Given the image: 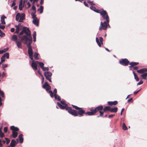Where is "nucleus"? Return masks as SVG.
<instances>
[{"instance_id": "nucleus-47", "label": "nucleus", "mask_w": 147, "mask_h": 147, "mask_svg": "<svg viewBox=\"0 0 147 147\" xmlns=\"http://www.w3.org/2000/svg\"><path fill=\"white\" fill-rule=\"evenodd\" d=\"M5 34L3 32H2L0 33V36L1 37H3L5 36Z\"/></svg>"}, {"instance_id": "nucleus-22", "label": "nucleus", "mask_w": 147, "mask_h": 147, "mask_svg": "<svg viewBox=\"0 0 147 147\" xmlns=\"http://www.w3.org/2000/svg\"><path fill=\"white\" fill-rule=\"evenodd\" d=\"M6 18V17L4 15H3L1 17V21L2 24H5V21L4 19Z\"/></svg>"}, {"instance_id": "nucleus-48", "label": "nucleus", "mask_w": 147, "mask_h": 147, "mask_svg": "<svg viewBox=\"0 0 147 147\" xmlns=\"http://www.w3.org/2000/svg\"><path fill=\"white\" fill-rule=\"evenodd\" d=\"M5 139L6 140L7 144H8L10 141V140L7 138H5Z\"/></svg>"}, {"instance_id": "nucleus-38", "label": "nucleus", "mask_w": 147, "mask_h": 147, "mask_svg": "<svg viewBox=\"0 0 147 147\" xmlns=\"http://www.w3.org/2000/svg\"><path fill=\"white\" fill-rule=\"evenodd\" d=\"M20 13H18L17 14L16 16V20L17 21H18L19 20V19L20 18Z\"/></svg>"}, {"instance_id": "nucleus-64", "label": "nucleus", "mask_w": 147, "mask_h": 147, "mask_svg": "<svg viewBox=\"0 0 147 147\" xmlns=\"http://www.w3.org/2000/svg\"><path fill=\"white\" fill-rule=\"evenodd\" d=\"M53 92L54 93V94H56L57 92V90L55 88L53 90Z\"/></svg>"}, {"instance_id": "nucleus-23", "label": "nucleus", "mask_w": 147, "mask_h": 147, "mask_svg": "<svg viewBox=\"0 0 147 147\" xmlns=\"http://www.w3.org/2000/svg\"><path fill=\"white\" fill-rule=\"evenodd\" d=\"M15 26L16 28V29L14 33L18 34L20 31V28L18 25H15Z\"/></svg>"}, {"instance_id": "nucleus-14", "label": "nucleus", "mask_w": 147, "mask_h": 147, "mask_svg": "<svg viewBox=\"0 0 147 147\" xmlns=\"http://www.w3.org/2000/svg\"><path fill=\"white\" fill-rule=\"evenodd\" d=\"M33 23L36 26H38L39 25V20L38 18L33 19Z\"/></svg>"}, {"instance_id": "nucleus-61", "label": "nucleus", "mask_w": 147, "mask_h": 147, "mask_svg": "<svg viewBox=\"0 0 147 147\" xmlns=\"http://www.w3.org/2000/svg\"><path fill=\"white\" fill-rule=\"evenodd\" d=\"M84 4L86 6L88 7V4L86 3L85 1H84Z\"/></svg>"}, {"instance_id": "nucleus-21", "label": "nucleus", "mask_w": 147, "mask_h": 147, "mask_svg": "<svg viewBox=\"0 0 147 147\" xmlns=\"http://www.w3.org/2000/svg\"><path fill=\"white\" fill-rule=\"evenodd\" d=\"M90 8L91 10L94 11L97 13H98L99 11H100V10H99L96 9V8L94 6H91L90 7Z\"/></svg>"}, {"instance_id": "nucleus-33", "label": "nucleus", "mask_w": 147, "mask_h": 147, "mask_svg": "<svg viewBox=\"0 0 147 147\" xmlns=\"http://www.w3.org/2000/svg\"><path fill=\"white\" fill-rule=\"evenodd\" d=\"M110 107L109 106H107L104 107L103 109V111L104 112L107 111H110Z\"/></svg>"}, {"instance_id": "nucleus-50", "label": "nucleus", "mask_w": 147, "mask_h": 147, "mask_svg": "<svg viewBox=\"0 0 147 147\" xmlns=\"http://www.w3.org/2000/svg\"><path fill=\"white\" fill-rule=\"evenodd\" d=\"M16 4L15 3V1H13V3H12L11 5V7H12L14 6H15L16 5Z\"/></svg>"}, {"instance_id": "nucleus-55", "label": "nucleus", "mask_w": 147, "mask_h": 147, "mask_svg": "<svg viewBox=\"0 0 147 147\" xmlns=\"http://www.w3.org/2000/svg\"><path fill=\"white\" fill-rule=\"evenodd\" d=\"M4 136V134L3 133L1 132L0 133V137L1 138L3 137Z\"/></svg>"}, {"instance_id": "nucleus-52", "label": "nucleus", "mask_w": 147, "mask_h": 147, "mask_svg": "<svg viewBox=\"0 0 147 147\" xmlns=\"http://www.w3.org/2000/svg\"><path fill=\"white\" fill-rule=\"evenodd\" d=\"M7 131V127H5L4 128V132L6 133Z\"/></svg>"}, {"instance_id": "nucleus-35", "label": "nucleus", "mask_w": 147, "mask_h": 147, "mask_svg": "<svg viewBox=\"0 0 147 147\" xmlns=\"http://www.w3.org/2000/svg\"><path fill=\"white\" fill-rule=\"evenodd\" d=\"M3 56L5 58L6 57L7 59H9V53H6L3 55Z\"/></svg>"}, {"instance_id": "nucleus-54", "label": "nucleus", "mask_w": 147, "mask_h": 147, "mask_svg": "<svg viewBox=\"0 0 147 147\" xmlns=\"http://www.w3.org/2000/svg\"><path fill=\"white\" fill-rule=\"evenodd\" d=\"M99 39L100 40V42L101 43V44H103V42H102V40H103L102 38V37H100L99 38Z\"/></svg>"}, {"instance_id": "nucleus-62", "label": "nucleus", "mask_w": 147, "mask_h": 147, "mask_svg": "<svg viewBox=\"0 0 147 147\" xmlns=\"http://www.w3.org/2000/svg\"><path fill=\"white\" fill-rule=\"evenodd\" d=\"M143 71H144V73L145 72H147V68H143Z\"/></svg>"}, {"instance_id": "nucleus-49", "label": "nucleus", "mask_w": 147, "mask_h": 147, "mask_svg": "<svg viewBox=\"0 0 147 147\" xmlns=\"http://www.w3.org/2000/svg\"><path fill=\"white\" fill-rule=\"evenodd\" d=\"M93 1H88L87 2L89 3L90 5H94L95 4L93 3Z\"/></svg>"}, {"instance_id": "nucleus-44", "label": "nucleus", "mask_w": 147, "mask_h": 147, "mask_svg": "<svg viewBox=\"0 0 147 147\" xmlns=\"http://www.w3.org/2000/svg\"><path fill=\"white\" fill-rule=\"evenodd\" d=\"M1 63H3L5 61V58L3 56H2L1 58Z\"/></svg>"}, {"instance_id": "nucleus-41", "label": "nucleus", "mask_w": 147, "mask_h": 147, "mask_svg": "<svg viewBox=\"0 0 147 147\" xmlns=\"http://www.w3.org/2000/svg\"><path fill=\"white\" fill-rule=\"evenodd\" d=\"M137 72L139 74H143L144 71L143 69H141L138 70H137Z\"/></svg>"}, {"instance_id": "nucleus-16", "label": "nucleus", "mask_w": 147, "mask_h": 147, "mask_svg": "<svg viewBox=\"0 0 147 147\" xmlns=\"http://www.w3.org/2000/svg\"><path fill=\"white\" fill-rule=\"evenodd\" d=\"M108 103L110 105H115L117 104V101H115L113 102L108 101Z\"/></svg>"}, {"instance_id": "nucleus-11", "label": "nucleus", "mask_w": 147, "mask_h": 147, "mask_svg": "<svg viewBox=\"0 0 147 147\" xmlns=\"http://www.w3.org/2000/svg\"><path fill=\"white\" fill-rule=\"evenodd\" d=\"M42 88L45 89L47 91H49L51 88V87L47 82H45V84L43 85Z\"/></svg>"}, {"instance_id": "nucleus-29", "label": "nucleus", "mask_w": 147, "mask_h": 147, "mask_svg": "<svg viewBox=\"0 0 147 147\" xmlns=\"http://www.w3.org/2000/svg\"><path fill=\"white\" fill-rule=\"evenodd\" d=\"M43 7L41 5L40 7L38 9V11H40V13H42L43 11Z\"/></svg>"}, {"instance_id": "nucleus-20", "label": "nucleus", "mask_w": 147, "mask_h": 147, "mask_svg": "<svg viewBox=\"0 0 147 147\" xmlns=\"http://www.w3.org/2000/svg\"><path fill=\"white\" fill-rule=\"evenodd\" d=\"M10 129L13 131H17L19 130V129L17 127H14V126H12L11 127Z\"/></svg>"}, {"instance_id": "nucleus-6", "label": "nucleus", "mask_w": 147, "mask_h": 147, "mask_svg": "<svg viewBox=\"0 0 147 147\" xmlns=\"http://www.w3.org/2000/svg\"><path fill=\"white\" fill-rule=\"evenodd\" d=\"M107 25L110 27V26L109 25V23L108 24L107 23L106 21H104L103 23L102 22H100V24L99 28V30H100L101 29H103L105 30H106L107 28Z\"/></svg>"}, {"instance_id": "nucleus-17", "label": "nucleus", "mask_w": 147, "mask_h": 147, "mask_svg": "<svg viewBox=\"0 0 147 147\" xmlns=\"http://www.w3.org/2000/svg\"><path fill=\"white\" fill-rule=\"evenodd\" d=\"M117 108L116 107H114L112 108L110 107V111L111 112L116 113L117 111Z\"/></svg>"}, {"instance_id": "nucleus-18", "label": "nucleus", "mask_w": 147, "mask_h": 147, "mask_svg": "<svg viewBox=\"0 0 147 147\" xmlns=\"http://www.w3.org/2000/svg\"><path fill=\"white\" fill-rule=\"evenodd\" d=\"M130 65V66H129V67H133V66L137 65L138 64V63L135 62H131L129 63Z\"/></svg>"}, {"instance_id": "nucleus-7", "label": "nucleus", "mask_w": 147, "mask_h": 147, "mask_svg": "<svg viewBox=\"0 0 147 147\" xmlns=\"http://www.w3.org/2000/svg\"><path fill=\"white\" fill-rule=\"evenodd\" d=\"M52 75V73L49 71H47L44 73V75L46 79L51 82V76Z\"/></svg>"}, {"instance_id": "nucleus-42", "label": "nucleus", "mask_w": 147, "mask_h": 147, "mask_svg": "<svg viewBox=\"0 0 147 147\" xmlns=\"http://www.w3.org/2000/svg\"><path fill=\"white\" fill-rule=\"evenodd\" d=\"M61 103L63 105L65 106V107L67 106V105L65 103L64 101H61Z\"/></svg>"}, {"instance_id": "nucleus-39", "label": "nucleus", "mask_w": 147, "mask_h": 147, "mask_svg": "<svg viewBox=\"0 0 147 147\" xmlns=\"http://www.w3.org/2000/svg\"><path fill=\"white\" fill-rule=\"evenodd\" d=\"M147 76L146 74L145 73L141 75V76L142 77V78L144 80L146 79Z\"/></svg>"}, {"instance_id": "nucleus-5", "label": "nucleus", "mask_w": 147, "mask_h": 147, "mask_svg": "<svg viewBox=\"0 0 147 147\" xmlns=\"http://www.w3.org/2000/svg\"><path fill=\"white\" fill-rule=\"evenodd\" d=\"M98 13H100V15L102 16L104 19L106 20L107 23L108 24L109 22V19L108 15L106 11L103 10L102 11L100 10Z\"/></svg>"}, {"instance_id": "nucleus-58", "label": "nucleus", "mask_w": 147, "mask_h": 147, "mask_svg": "<svg viewBox=\"0 0 147 147\" xmlns=\"http://www.w3.org/2000/svg\"><path fill=\"white\" fill-rule=\"evenodd\" d=\"M7 64H3L2 65V67L3 68H4L5 67H7Z\"/></svg>"}, {"instance_id": "nucleus-8", "label": "nucleus", "mask_w": 147, "mask_h": 147, "mask_svg": "<svg viewBox=\"0 0 147 147\" xmlns=\"http://www.w3.org/2000/svg\"><path fill=\"white\" fill-rule=\"evenodd\" d=\"M120 63L122 65L127 66L129 63V61L126 59H122L119 61Z\"/></svg>"}, {"instance_id": "nucleus-25", "label": "nucleus", "mask_w": 147, "mask_h": 147, "mask_svg": "<svg viewBox=\"0 0 147 147\" xmlns=\"http://www.w3.org/2000/svg\"><path fill=\"white\" fill-rule=\"evenodd\" d=\"M11 40L13 41H15L16 42L18 41H17V37L16 35H13L11 38Z\"/></svg>"}, {"instance_id": "nucleus-3", "label": "nucleus", "mask_w": 147, "mask_h": 147, "mask_svg": "<svg viewBox=\"0 0 147 147\" xmlns=\"http://www.w3.org/2000/svg\"><path fill=\"white\" fill-rule=\"evenodd\" d=\"M32 41H28L27 43L25 44L27 45V47L28 48V53L29 55V57L32 60H33V51L32 48V46L31 45Z\"/></svg>"}, {"instance_id": "nucleus-34", "label": "nucleus", "mask_w": 147, "mask_h": 147, "mask_svg": "<svg viewBox=\"0 0 147 147\" xmlns=\"http://www.w3.org/2000/svg\"><path fill=\"white\" fill-rule=\"evenodd\" d=\"M122 129L124 130H126L127 129V127L124 123H123L122 124Z\"/></svg>"}, {"instance_id": "nucleus-46", "label": "nucleus", "mask_w": 147, "mask_h": 147, "mask_svg": "<svg viewBox=\"0 0 147 147\" xmlns=\"http://www.w3.org/2000/svg\"><path fill=\"white\" fill-rule=\"evenodd\" d=\"M31 9L34 10L33 12H34V13H36V8L35 6H34V5H32Z\"/></svg>"}, {"instance_id": "nucleus-40", "label": "nucleus", "mask_w": 147, "mask_h": 147, "mask_svg": "<svg viewBox=\"0 0 147 147\" xmlns=\"http://www.w3.org/2000/svg\"><path fill=\"white\" fill-rule=\"evenodd\" d=\"M1 96L2 97H5L4 94L3 92L0 89V96Z\"/></svg>"}, {"instance_id": "nucleus-57", "label": "nucleus", "mask_w": 147, "mask_h": 147, "mask_svg": "<svg viewBox=\"0 0 147 147\" xmlns=\"http://www.w3.org/2000/svg\"><path fill=\"white\" fill-rule=\"evenodd\" d=\"M5 26L4 25H1L0 26V28L2 30L4 29L5 28Z\"/></svg>"}, {"instance_id": "nucleus-51", "label": "nucleus", "mask_w": 147, "mask_h": 147, "mask_svg": "<svg viewBox=\"0 0 147 147\" xmlns=\"http://www.w3.org/2000/svg\"><path fill=\"white\" fill-rule=\"evenodd\" d=\"M72 106L74 108H75L77 110H78V109H79L80 108V107H77L76 106L74 105H72Z\"/></svg>"}, {"instance_id": "nucleus-37", "label": "nucleus", "mask_w": 147, "mask_h": 147, "mask_svg": "<svg viewBox=\"0 0 147 147\" xmlns=\"http://www.w3.org/2000/svg\"><path fill=\"white\" fill-rule=\"evenodd\" d=\"M96 41L97 44H98V46L99 47H101V45L100 42L99 41L98 38L97 37H96Z\"/></svg>"}, {"instance_id": "nucleus-10", "label": "nucleus", "mask_w": 147, "mask_h": 147, "mask_svg": "<svg viewBox=\"0 0 147 147\" xmlns=\"http://www.w3.org/2000/svg\"><path fill=\"white\" fill-rule=\"evenodd\" d=\"M25 2H23L22 0H20V1L19 5V9L20 10H22L23 7H24Z\"/></svg>"}, {"instance_id": "nucleus-4", "label": "nucleus", "mask_w": 147, "mask_h": 147, "mask_svg": "<svg viewBox=\"0 0 147 147\" xmlns=\"http://www.w3.org/2000/svg\"><path fill=\"white\" fill-rule=\"evenodd\" d=\"M103 107L101 105L98 106L96 107L92 111L87 112L85 113V114L90 116L94 115L99 110L103 109Z\"/></svg>"}, {"instance_id": "nucleus-36", "label": "nucleus", "mask_w": 147, "mask_h": 147, "mask_svg": "<svg viewBox=\"0 0 147 147\" xmlns=\"http://www.w3.org/2000/svg\"><path fill=\"white\" fill-rule=\"evenodd\" d=\"M34 12H32L31 13V15L32 16V18L33 19L37 18L36 17V15L34 14Z\"/></svg>"}, {"instance_id": "nucleus-24", "label": "nucleus", "mask_w": 147, "mask_h": 147, "mask_svg": "<svg viewBox=\"0 0 147 147\" xmlns=\"http://www.w3.org/2000/svg\"><path fill=\"white\" fill-rule=\"evenodd\" d=\"M17 46L19 48L22 49V43L21 41H17L16 42Z\"/></svg>"}, {"instance_id": "nucleus-53", "label": "nucleus", "mask_w": 147, "mask_h": 147, "mask_svg": "<svg viewBox=\"0 0 147 147\" xmlns=\"http://www.w3.org/2000/svg\"><path fill=\"white\" fill-rule=\"evenodd\" d=\"M143 83V82L141 80L140 82L137 83V85L138 86V85L142 84Z\"/></svg>"}, {"instance_id": "nucleus-2", "label": "nucleus", "mask_w": 147, "mask_h": 147, "mask_svg": "<svg viewBox=\"0 0 147 147\" xmlns=\"http://www.w3.org/2000/svg\"><path fill=\"white\" fill-rule=\"evenodd\" d=\"M66 109L69 113L74 116H77L78 115L80 116H82L84 114H85V113L84 111L81 108H79V109L78 110V112H76V110H73L71 108H67Z\"/></svg>"}, {"instance_id": "nucleus-13", "label": "nucleus", "mask_w": 147, "mask_h": 147, "mask_svg": "<svg viewBox=\"0 0 147 147\" xmlns=\"http://www.w3.org/2000/svg\"><path fill=\"white\" fill-rule=\"evenodd\" d=\"M57 104L58 105V106L61 109H65L67 110V108H70L69 107H65V106L63 105H62L59 103V102H57Z\"/></svg>"}, {"instance_id": "nucleus-12", "label": "nucleus", "mask_w": 147, "mask_h": 147, "mask_svg": "<svg viewBox=\"0 0 147 147\" xmlns=\"http://www.w3.org/2000/svg\"><path fill=\"white\" fill-rule=\"evenodd\" d=\"M25 17V15L24 13L20 14V19L18 20V22H23V21L24 20Z\"/></svg>"}, {"instance_id": "nucleus-56", "label": "nucleus", "mask_w": 147, "mask_h": 147, "mask_svg": "<svg viewBox=\"0 0 147 147\" xmlns=\"http://www.w3.org/2000/svg\"><path fill=\"white\" fill-rule=\"evenodd\" d=\"M27 4L28 5V7H27V8H29L31 6V4L30 2H28L27 3Z\"/></svg>"}, {"instance_id": "nucleus-63", "label": "nucleus", "mask_w": 147, "mask_h": 147, "mask_svg": "<svg viewBox=\"0 0 147 147\" xmlns=\"http://www.w3.org/2000/svg\"><path fill=\"white\" fill-rule=\"evenodd\" d=\"M134 79L136 80L137 81H138L139 80V79L137 76L135 77Z\"/></svg>"}, {"instance_id": "nucleus-28", "label": "nucleus", "mask_w": 147, "mask_h": 147, "mask_svg": "<svg viewBox=\"0 0 147 147\" xmlns=\"http://www.w3.org/2000/svg\"><path fill=\"white\" fill-rule=\"evenodd\" d=\"M38 54L36 52H35L34 54V59L35 60L38 59L39 58L38 57Z\"/></svg>"}, {"instance_id": "nucleus-43", "label": "nucleus", "mask_w": 147, "mask_h": 147, "mask_svg": "<svg viewBox=\"0 0 147 147\" xmlns=\"http://www.w3.org/2000/svg\"><path fill=\"white\" fill-rule=\"evenodd\" d=\"M49 93L50 94L51 97L52 98H53V95L52 91L51 90H50L49 91Z\"/></svg>"}, {"instance_id": "nucleus-9", "label": "nucleus", "mask_w": 147, "mask_h": 147, "mask_svg": "<svg viewBox=\"0 0 147 147\" xmlns=\"http://www.w3.org/2000/svg\"><path fill=\"white\" fill-rule=\"evenodd\" d=\"M32 60L31 66L34 70H36L37 69V61H35L33 60Z\"/></svg>"}, {"instance_id": "nucleus-19", "label": "nucleus", "mask_w": 147, "mask_h": 147, "mask_svg": "<svg viewBox=\"0 0 147 147\" xmlns=\"http://www.w3.org/2000/svg\"><path fill=\"white\" fill-rule=\"evenodd\" d=\"M23 135L22 134H20L18 136L19 140V142L20 143H22L23 142V138L22 137Z\"/></svg>"}, {"instance_id": "nucleus-30", "label": "nucleus", "mask_w": 147, "mask_h": 147, "mask_svg": "<svg viewBox=\"0 0 147 147\" xmlns=\"http://www.w3.org/2000/svg\"><path fill=\"white\" fill-rule=\"evenodd\" d=\"M18 133L17 132L12 131V136L14 138H16L18 136Z\"/></svg>"}, {"instance_id": "nucleus-27", "label": "nucleus", "mask_w": 147, "mask_h": 147, "mask_svg": "<svg viewBox=\"0 0 147 147\" xmlns=\"http://www.w3.org/2000/svg\"><path fill=\"white\" fill-rule=\"evenodd\" d=\"M37 62L38 64H39L40 67L42 69L44 67V63L42 62H40L38 61H37Z\"/></svg>"}, {"instance_id": "nucleus-1", "label": "nucleus", "mask_w": 147, "mask_h": 147, "mask_svg": "<svg viewBox=\"0 0 147 147\" xmlns=\"http://www.w3.org/2000/svg\"><path fill=\"white\" fill-rule=\"evenodd\" d=\"M18 36L21 41H24V44L27 43L28 41H32L30 31L26 27H23L22 31L18 34Z\"/></svg>"}, {"instance_id": "nucleus-26", "label": "nucleus", "mask_w": 147, "mask_h": 147, "mask_svg": "<svg viewBox=\"0 0 147 147\" xmlns=\"http://www.w3.org/2000/svg\"><path fill=\"white\" fill-rule=\"evenodd\" d=\"M54 96L55 99L58 101H60L61 99L59 96L57 94H54Z\"/></svg>"}, {"instance_id": "nucleus-60", "label": "nucleus", "mask_w": 147, "mask_h": 147, "mask_svg": "<svg viewBox=\"0 0 147 147\" xmlns=\"http://www.w3.org/2000/svg\"><path fill=\"white\" fill-rule=\"evenodd\" d=\"M139 68V67L138 66H135L134 67H133V69L134 70H137Z\"/></svg>"}, {"instance_id": "nucleus-59", "label": "nucleus", "mask_w": 147, "mask_h": 147, "mask_svg": "<svg viewBox=\"0 0 147 147\" xmlns=\"http://www.w3.org/2000/svg\"><path fill=\"white\" fill-rule=\"evenodd\" d=\"M140 90H141V89H140V90H138L137 91H135V92H134V94H136L137 93H138L140 91Z\"/></svg>"}, {"instance_id": "nucleus-32", "label": "nucleus", "mask_w": 147, "mask_h": 147, "mask_svg": "<svg viewBox=\"0 0 147 147\" xmlns=\"http://www.w3.org/2000/svg\"><path fill=\"white\" fill-rule=\"evenodd\" d=\"M36 31H34L33 33V41L35 42L36 40Z\"/></svg>"}, {"instance_id": "nucleus-45", "label": "nucleus", "mask_w": 147, "mask_h": 147, "mask_svg": "<svg viewBox=\"0 0 147 147\" xmlns=\"http://www.w3.org/2000/svg\"><path fill=\"white\" fill-rule=\"evenodd\" d=\"M42 69V70L44 71H46L48 70L49 69V68L48 67H43Z\"/></svg>"}, {"instance_id": "nucleus-31", "label": "nucleus", "mask_w": 147, "mask_h": 147, "mask_svg": "<svg viewBox=\"0 0 147 147\" xmlns=\"http://www.w3.org/2000/svg\"><path fill=\"white\" fill-rule=\"evenodd\" d=\"M102 109H101L99 110V111H99V112L100 113V115H99L97 116V117H101L102 116V115H103L104 113L103 112L101 111V110Z\"/></svg>"}, {"instance_id": "nucleus-15", "label": "nucleus", "mask_w": 147, "mask_h": 147, "mask_svg": "<svg viewBox=\"0 0 147 147\" xmlns=\"http://www.w3.org/2000/svg\"><path fill=\"white\" fill-rule=\"evenodd\" d=\"M16 144V141L14 139L11 140V143L10 144V145L11 147H14Z\"/></svg>"}]
</instances>
